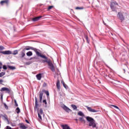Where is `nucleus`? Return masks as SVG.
Here are the masks:
<instances>
[{
    "instance_id": "f257e3e1",
    "label": "nucleus",
    "mask_w": 129,
    "mask_h": 129,
    "mask_svg": "<svg viewBox=\"0 0 129 129\" xmlns=\"http://www.w3.org/2000/svg\"><path fill=\"white\" fill-rule=\"evenodd\" d=\"M86 119H87V121L89 122L88 125L90 127H92V128H95L96 127V122L95 120L93 119V118L89 116H86Z\"/></svg>"
},
{
    "instance_id": "f03ea898",
    "label": "nucleus",
    "mask_w": 129,
    "mask_h": 129,
    "mask_svg": "<svg viewBox=\"0 0 129 129\" xmlns=\"http://www.w3.org/2000/svg\"><path fill=\"white\" fill-rule=\"evenodd\" d=\"M45 93L46 94L47 97H49V91L46 90H42V91H39V102L40 103H42V101L43 100V93Z\"/></svg>"
},
{
    "instance_id": "7ed1b4c3",
    "label": "nucleus",
    "mask_w": 129,
    "mask_h": 129,
    "mask_svg": "<svg viewBox=\"0 0 129 129\" xmlns=\"http://www.w3.org/2000/svg\"><path fill=\"white\" fill-rule=\"evenodd\" d=\"M117 3L116 2H112L110 4V8L112 12H115V11H116V7L115 6H117Z\"/></svg>"
},
{
    "instance_id": "20e7f679",
    "label": "nucleus",
    "mask_w": 129,
    "mask_h": 129,
    "mask_svg": "<svg viewBox=\"0 0 129 129\" xmlns=\"http://www.w3.org/2000/svg\"><path fill=\"white\" fill-rule=\"evenodd\" d=\"M49 69L51 70L52 72H54L55 71V67H54V64H53V63H52V61L51 60L48 63H47Z\"/></svg>"
},
{
    "instance_id": "39448f33",
    "label": "nucleus",
    "mask_w": 129,
    "mask_h": 129,
    "mask_svg": "<svg viewBox=\"0 0 129 129\" xmlns=\"http://www.w3.org/2000/svg\"><path fill=\"white\" fill-rule=\"evenodd\" d=\"M0 91H1L2 92H3V91H6V93H9V94L11 93V90H10V89L7 87L2 88L0 90Z\"/></svg>"
},
{
    "instance_id": "423d86ee",
    "label": "nucleus",
    "mask_w": 129,
    "mask_h": 129,
    "mask_svg": "<svg viewBox=\"0 0 129 129\" xmlns=\"http://www.w3.org/2000/svg\"><path fill=\"white\" fill-rule=\"evenodd\" d=\"M62 108L65 110L67 112H72V110L70 109L68 107H67L66 105H63L61 106Z\"/></svg>"
},
{
    "instance_id": "0eeeda50",
    "label": "nucleus",
    "mask_w": 129,
    "mask_h": 129,
    "mask_svg": "<svg viewBox=\"0 0 129 129\" xmlns=\"http://www.w3.org/2000/svg\"><path fill=\"white\" fill-rule=\"evenodd\" d=\"M1 54H3L4 55H11L13 54L12 51L11 50H6V51H0Z\"/></svg>"
},
{
    "instance_id": "6e6552de",
    "label": "nucleus",
    "mask_w": 129,
    "mask_h": 129,
    "mask_svg": "<svg viewBox=\"0 0 129 129\" xmlns=\"http://www.w3.org/2000/svg\"><path fill=\"white\" fill-rule=\"evenodd\" d=\"M86 107L87 109H88V111H90V112H98V110L92 109L91 107H89L88 106H86Z\"/></svg>"
},
{
    "instance_id": "1a4fd4ad",
    "label": "nucleus",
    "mask_w": 129,
    "mask_h": 129,
    "mask_svg": "<svg viewBox=\"0 0 129 129\" xmlns=\"http://www.w3.org/2000/svg\"><path fill=\"white\" fill-rule=\"evenodd\" d=\"M117 16L118 18H119V19L120 20V21H121V22H122V21H124V17L123 15H122V13H118Z\"/></svg>"
},
{
    "instance_id": "9d476101",
    "label": "nucleus",
    "mask_w": 129,
    "mask_h": 129,
    "mask_svg": "<svg viewBox=\"0 0 129 129\" xmlns=\"http://www.w3.org/2000/svg\"><path fill=\"white\" fill-rule=\"evenodd\" d=\"M23 50H25V51L26 50L29 51V50H33L34 51V50H36V48H34L31 46H27Z\"/></svg>"
},
{
    "instance_id": "9b49d317",
    "label": "nucleus",
    "mask_w": 129,
    "mask_h": 129,
    "mask_svg": "<svg viewBox=\"0 0 129 129\" xmlns=\"http://www.w3.org/2000/svg\"><path fill=\"white\" fill-rule=\"evenodd\" d=\"M41 18H42V16H38V17H35V18H33L32 21L33 22H38V21H40V19H41Z\"/></svg>"
},
{
    "instance_id": "f8f14e48",
    "label": "nucleus",
    "mask_w": 129,
    "mask_h": 129,
    "mask_svg": "<svg viewBox=\"0 0 129 129\" xmlns=\"http://www.w3.org/2000/svg\"><path fill=\"white\" fill-rule=\"evenodd\" d=\"M26 51L24 49H23L22 51H21V56L20 58H24V57H25V56H26Z\"/></svg>"
},
{
    "instance_id": "ddd939ff",
    "label": "nucleus",
    "mask_w": 129,
    "mask_h": 129,
    "mask_svg": "<svg viewBox=\"0 0 129 129\" xmlns=\"http://www.w3.org/2000/svg\"><path fill=\"white\" fill-rule=\"evenodd\" d=\"M2 6H4V4H6V5L9 4V0L2 1L0 3Z\"/></svg>"
},
{
    "instance_id": "4468645a",
    "label": "nucleus",
    "mask_w": 129,
    "mask_h": 129,
    "mask_svg": "<svg viewBox=\"0 0 129 129\" xmlns=\"http://www.w3.org/2000/svg\"><path fill=\"white\" fill-rule=\"evenodd\" d=\"M110 82H111V83H112V84H116L117 85L118 84V83L119 82V81H117L114 80H111Z\"/></svg>"
},
{
    "instance_id": "2eb2a0df",
    "label": "nucleus",
    "mask_w": 129,
    "mask_h": 129,
    "mask_svg": "<svg viewBox=\"0 0 129 129\" xmlns=\"http://www.w3.org/2000/svg\"><path fill=\"white\" fill-rule=\"evenodd\" d=\"M61 127H62V129H71L70 127L67 124L62 125Z\"/></svg>"
},
{
    "instance_id": "dca6fc26",
    "label": "nucleus",
    "mask_w": 129,
    "mask_h": 129,
    "mask_svg": "<svg viewBox=\"0 0 129 129\" xmlns=\"http://www.w3.org/2000/svg\"><path fill=\"white\" fill-rule=\"evenodd\" d=\"M34 52H35V53H36V55H37V56L41 57V55L42 54H41V53H40L39 51H38V49L37 48H36V50H34Z\"/></svg>"
},
{
    "instance_id": "f3484780",
    "label": "nucleus",
    "mask_w": 129,
    "mask_h": 129,
    "mask_svg": "<svg viewBox=\"0 0 129 129\" xmlns=\"http://www.w3.org/2000/svg\"><path fill=\"white\" fill-rule=\"evenodd\" d=\"M36 78L38 80H41L42 78V74H38L36 75Z\"/></svg>"
},
{
    "instance_id": "a211bd4d",
    "label": "nucleus",
    "mask_w": 129,
    "mask_h": 129,
    "mask_svg": "<svg viewBox=\"0 0 129 129\" xmlns=\"http://www.w3.org/2000/svg\"><path fill=\"white\" fill-rule=\"evenodd\" d=\"M35 108H38V105H39L38 104V99L37 98V97H35Z\"/></svg>"
},
{
    "instance_id": "6ab92c4d",
    "label": "nucleus",
    "mask_w": 129,
    "mask_h": 129,
    "mask_svg": "<svg viewBox=\"0 0 129 129\" xmlns=\"http://www.w3.org/2000/svg\"><path fill=\"white\" fill-rule=\"evenodd\" d=\"M8 68L10 69V70H15L16 69V67L12 66H8Z\"/></svg>"
},
{
    "instance_id": "aec40b11",
    "label": "nucleus",
    "mask_w": 129,
    "mask_h": 129,
    "mask_svg": "<svg viewBox=\"0 0 129 129\" xmlns=\"http://www.w3.org/2000/svg\"><path fill=\"white\" fill-rule=\"evenodd\" d=\"M26 55L28 57H30L33 55V52H32V51H28V52H27Z\"/></svg>"
},
{
    "instance_id": "412c9836",
    "label": "nucleus",
    "mask_w": 129,
    "mask_h": 129,
    "mask_svg": "<svg viewBox=\"0 0 129 129\" xmlns=\"http://www.w3.org/2000/svg\"><path fill=\"white\" fill-rule=\"evenodd\" d=\"M51 60L48 59V58L47 57V59H45V60H43V63H47V64L50 62Z\"/></svg>"
},
{
    "instance_id": "4be33fe9",
    "label": "nucleus",
    "mask_w": 129,
    "mask_h": 129,
    "mask_svg": "<svg viewBox=\"0 0 129 129\" xmlns=\"http://www.w3.org/2000/svg\"><path fill=\"white\" fill-rule=\"evenodd\" d=\"M85 38L86 39L88 44H89V38H88V36H87V35H85Z\"/></svg>"
},
{
    "instance_id": "5701e85b",
    "label": "nucleus",
    "mask_w": 129,
    "mask_h": 129,
    "mask_svg": "<svg viewBox=\"0 0 129 129\" xmlns=\"http://www.w3.org/2000/svg\"><path fill=\"white\" fill-rule=\"evenodd\" d=\"M79 119H80V121H82V122H84V123H85L86 121H85V119H84V118L81 117H79Z\"/></svg>"
},
{
    "instance_id": "b1692460",
    "label": "nucleus",
    "mask_w": 129,
    "mask_h": 129,
    "mask_svg": "<svg viewBox=\"0 0 129 129\" xmlns=\"http://www.w3.org/2000/svg\"><path fill=\"white\" fill-rule=\"evenodd\" d=\"M71 107H72V108H73L74 110H76V109H77V106H76V105L72 104L71 105Z\"/></svg>"
},
{
    "instance_id": "393cba45",
    "label": "nucleus",
    "mask_w": 129,
    "mask_h": 129,
    "mask_svg": "<svg viewBox=\"0 0 129 129\" xmlns=\"http://www.w3.org/2000/svg\"><path fill=\"white\" fill-rule=\"evenodd\" d=\"M56 87L57 89H60V81H58L56 83Z\"/></svg>"
},
{
    "instance_id": "a878e982",
    "label": "nucleus",
    "mask_w": 129,
    "mask_h": 129,
    "mask_svg": "<svg viewBox=\"0 0 129 129\" xmlns=\"http://www.w3.org/2000/svg\"><path fill=\"white\" fill-rule=\"evenodd\" d=\"M16 112H17V113L19 114L20 113V112H21V109H20L19 107H17L16 110H15Z\"/></svg>"
},
{
    "instance_id": "bb28decb",
    "label": "nucleus",
    "mask_w": 129,
    "mask_h": 129,
    "mask_svg": "<svg viewBox=\"0 0 129 129\" xmlns=\"http://www.w3.org/2000/svg\"><path fill=\"white\" fill-rule=\"evenodd\" d=\"M78 115H80V116H84V114L83 113V112L79 111L78 112Z\"/></svg>"
},
{
    "instance_id": "cd10ccee",
    "label": "nucleus",
    "mask_w": 129,
    "mask_h": 129,
    "mask_svg": "<svg viewBox=\"0 0 129 129\" xmlns=\"http://www.w3.org/2000/svg\"><path fill=\"white\" fill-rule=\"evenodd\" d=\"M20 128H21V129H26V128H27V127L25 125H20Z\"/></svg>"
},
{
    "instance_id": "c85d7f7f",
    "label": "nucleus",
    "mask_w": 129,
    "mask_h": 129,
    "mask_svg": "<svg viewBox=\"0 0 129 129\" xmlns=\"http://www.w3.org/2000/svg\"><path fill=\"white\" fill-rule=\"evenodd\" d=\"M43 103H44L45 105V107H47V100L46 99H44L42 101Z\"/></svg>"
},
{
    "instance_id": "c756f323",
    "label": "nucleus",
    "mask_w": 129,
    "mask_h": 129,
    "mask_svg": "<svg viewBox=\"0 0 129 129\" xmlns=\"http://www.w3.org/2000/svg\"><path fill=\"white\" fill-rule=\"evenodd\" d=\"M4 105V107L6 109H9V107L8 106V105H7V104H6V103H3Z\"/></svg>"
},
{
    "instance_id": "7c9ffc66",
    "label": "nucleus",
    "mask_w": 129,
    "mask_h": 129,
    "mask_svg": "<svg viewBox=\"0 0 129 129\" xmlns=\"http://www.w3.org/2000/svg\"><path fill=\"white\" fill-rule=\"evenodd\" d=\"M40 114H44V112H43V109H40L39 112H38Z\"/></svg>"
},
{
    "instance_id": "2f4dec72",
    "label": "nucleus",
    "mask_w": 129,
    "mask_h": 129,
    "mask_svg": "<svg viewBox=\"0 0 129 129\" xmlns=\"http://www.w3.org/2000/svg\"><path fill=\"white\" fill-rule=\"evenodd\" d=\"M4 75H6V73L2 72L0 73V77H3V76H4Z\"/></svg>"
},
{
    "instance_id": "473e14b6",
    "label": "nucleus",
    "mask_w": 129,
    "mask_h": 129,
    "mask_svg": "<svg viewBox=\"0 0 129 129\" xmlns=\"http://www.w3.org/2000/svg\"><path fill=\"white\" fill-rule=\"evenodd\" d=\"M14 102H15V106H16V107H18V106H19V105L18 104V103L17 102V100H14Z\"/></svg>"
},
{
    "instance_id": "72a5a7b5",
    "label": "nucleus",
    "mask_w": 129,
    "mask_h": 129,
    "mask_svg": "<svg viewBox=\"0 0 129 129\" xmlns=\"http://www.w3.org/2000/svg\"><path fill=\"white\" fill-rule=\"evenodd\" d=\"M84 9V8H83V7L76 8V10H83Z\"/></svg>"
},
{
    "instance_id": "f704fd0d",
    "label": "nucleus",
    "mask_w": 129,
    "mask_h": 129,
    "mask_svg": "<svg viewBox=\"0 0 129 129\" xmlns=\"http://www.w3.org/2000/svg\"><path fill=\"white\" fill-rule=\"evenodd\" d=\"M13 55H17L18 54V50H14L13 53H12Z\"/></svg>"
},
{
    "instance_id": "c9c22d12",
    "label": "nucleus",
    "mask_w": 129,
    "mask_h": 129,
    "mask_svg": "<svg viewBox=\"0 0 129 129\" xmlns=\"http://www.w3.org/2000/svg\"><path fill=\"white\" fill-rule=\"evenodd\" d=\"M40 57L41 58H43V59H47V57L46 56H45L44 55L41 54V55H40Z\"/></svg>"
},
{
    "instance_id": "e433bc0d",
    "label": "nucleus",
    "mask_w": 129,
    "mask_h": 129,
    "mask_svg": "<svg viewBox=\"0 0 129 129\" xmlns=\"http://www.w3.org/2000/svg\"><path fill=\"white\" fill-rule=\"evenodd\" d=\"M111 106L113 107H114V108H116V109H119V108H118L117 106H115L114 105H111Z\"/></svg>"
},
{
    "instance_id": "4c0bfd02",
    "label": "nucleus",
    "mask_w": 129,
    "mask_h": 129,
    "mask_svg": "<svg viewBox=\"0 0 129 129\" xmlns=\"http://www.w3.org/2000/svg\"><path fill=\"white\" fill-rule=\"evenodd\" d=\"M3 50H5V47L3 46H0V51H3Z\"/></svg>"
},
{
    "instance_id": "58836bf2",
    "label": "nucleus",
    "mask_w": 129,
    "mask_h": 129,
    "mask_svg": "<svg viewBox=\"0 0 129 129\" xmlns=\"http://www.w3.org/2000/svg\"><path fill=\"white\" fill-rule=\"evenodd\" d=\"M38 117L40 119H42V116H41V114H40V113H39V112H38Z\"/></svg>"
},
{
    "instance_id": "ea45409f",
    "label": "nucleus",
    "mask_w": 129,
    "mask_h": 129,
    "mask_svg": "<svg viewBox=\"0 0 129 129\" xmlns=\"http://www.w3.org/2000/svg\"><path fill=\"white\" fill-rule=\"evenodd\" d=\"M3 68L4 69V70H7V69H8V67H7V66L6 65H4Z\"/></svg>"
},
{
    "instance_id": "a19ab883",
    "label": "nucleus",
    "mask_w": 129,
    "mask_h": 129,
    "mask_svg": "<svg viewBox=\"0 0 129 129\" xmlns=\"http://www.w3.org/2000/svg\"><path fill=\"white\" fill-rule=\"evenodd\" d=\"M4 117L5 118L6 120H7L8 122H9V119H8V116L7 115L4 116Z\"/></svg>"
},
{
    "instance_id": "79ce46f5",
    "label": "nucleus",
    "mask_w": 129,
    "mask_h": 129,
    "mask_svg": "<svg viewBox=\"0 0 129 129\" xmlns=\"http://www.w3.org/2000/svg\"><path fill=\"white\" fill-rule=\"evenodd\" d=\"M32 64V61H28L26 63V65H31Z\"/></svg>"
},
{
    "instance_id": "37998d69",
    "label": "nucleus",
    "mask_w": 129,
    "mask_h": 129,
    "mask_svg": "<svg viewBox=\"0 0 129 129\" xmlns=\"http://www.w3.org/2000/svg\"><path fill=\"white\" fill-rule=\"evenodd\" d=\"M52 8H53V6H49L48 10H51Z\"/></svg>"
},
{
    "instance_id": "c03bdc74",
    "label": "nucleus",
    "mask_w": 129,
    "mask_h": 129,
    "mask_svg": "<svg viewBox=\"0 0 129 129\" xmlns=\"http://www.w3.org/2000/svg\"><path fill=\"white\" fill-rule=\"evenodd\" d=\"M106 76L107 77V79H111L110 76H109V75H106Z\"/></svg>"
},
{
    "instance_id": "a18cd8bd",
    "label": "nucleus",
    "mask_w": 129,
    "mask_h": 129,
    "mask_svg": "<svg viewBox=\"0 0 129 129\" xmlns=\"http://www.w3.org/2000/svg\"><path fill=\"white\" fill-rule=\"evenodd\" d=\"M46 86H47V84L46 83H44L43 84V87H46Z\"/></svg>"
},
{
    "instance_id": "49530a36",
    "label": "nucleus",
    "mask_w": 129,
    "mask_h": 129,
    "mask_svg": "<svg viewBox=\"0 0 129 129\" xmlns=\"http://www.w3.org/2000/svg\"><path fill=\"white\" fill-rule=\"evenodd\" d=\"M4 82V80H0V84H3V83Z\"/></svg>"
},
{
    "instance_id": "de8ad7c7",
    "label": "nucleus",
    "mask_w": 129,
    "mask_h": 129,
    "mask_svg": "<svg viewBox=\"0 0 129 129\" xmlns=\"http://www.w3.org/2000/svg\"><path fill=\"white\" fill-rule=\"evenodd\" d=\"M6 129H12V127H10V126H7Z\"/></svg>"
},
{
    "instance_id": "09e8293b",
    "label": "nucleus",
    "mask_w": 129,
    "mask_h": 129,
    "mask_svg": "<svg viewBox=\"0 0 129 129\" xmlns=\"http://www.w3.org/2000/svg\"><path fill=\"white\" fill-rule=\"evenodd\" d=\"M25 121H26V122H27V123H30V122L29 121V120H28L27 119L25 120Z\"/></svg>"
},
{
    "instance_id": "8fccbe9b",
    "label": "nucleus",
    "mask_w": 129,
    "mask_h": 129,
    "mask_svg": "<svg viewBox=\"0 0 129 129\" xmlns=\"http://www.w3.org/2000/svg\"><path fill=\"white\" fill-rule=\"evenodd\" d=\"M32 59H36V57H31V58H30V60H32Z\"/></svg>"
},
{
    "instance_id": "3c124183",
    "label": "nucleus",
    "mask_w": 129,
    "mask_h": 129,
    "mask_svg": "<svg viewBox=\"0 0 129 129\" xmlns=\"http://www.w3.org/2000/svg\"><path fill=\"white\" fill-rule=\"evenodd\" d=\"M63 87H64V88H67V87H66V85L64 84H63Z\"/></svg>"
},
{
    "instance_id": "603ef678",
    "label": "nucleus",
    "mask_w": 129,
    "mask_h": 129,
    "mask_svg": "<svg viewBox=\"0 0 129 129\" xmlns=\"http://www.w3.org/2000/svg\"><path fill=\"white\" fill-rule=\"evenodd\" d=\"M61 83H62L63 85H64V84H65V83H64L63 81H61Z\"/></svg>"
},
{
    "instance_id": "864d4df0",
    "label": "nucleus",
    "mask_w": 129,
    "mask_h": 129,
    "mask_svg": "<svg viewBox=\"0 0 129 129\" xmlns=\"http://www.w3.org/2000/svg\"><path fill=\"white\" fill-rule=\"evenodd\" d=\"M2 68H3V67L2 65H0V69H2Z\"/></svg>"
},
{
    "instance_id": "5fc2aeb1",
    "label": "nucleus",
    "mask_w": 129,
    "mask_h": 129,
    "mask_svg": "<svg viewBox=\"0 0 129 129\" xmlns=\"http://www.w3.org/2000/svg\"><path fill=\"white\" fill-rule=\"evenodd\" d=\"M0 65L3 66V63H2V62L0 61Z\"/></svg>"
},
{
    "instance_id": "6e6d98bb",
    "label": "nucleus",
    "mask_w": 129,
    "mask_h": 129,
    "mask_svg": "<svg viewBox=\"0 0 129 129\" xmlns=\"http://www.w3.org/2000/svg\"><path fill=\"white\" fill-rule=\"evenodd\" d=\"M11 125H12V126H15V125L12 124V123H11Z\"/></svg>"
},
{
    "instance_id": "4d7b16f0",
    "label": "nucleus",
    "mask_w": 129,
    "mask_h": 129,
    "mask_svg": "<svg viewBox=\"0 0 129 129\" xmlns=\"http://www.w3.org/2000/svg\"><path fill=\"white\" fill-rule=\"evenodd\" d=\"M110 34L112 36H113V34H112V33H111Z\"/></svg>"
},
{
    "instance_id": "13d9d810",
    "label": "nucleus",
    "mask_w": 129,
    "mask_h": 129,
    "mask_svg": "<svg viewBox=\"0 0 129 129\" xmlns=\"http://www.w3.org/2000/svg\"><path fill=\"white\" fill-rule=\"evenodd\" d=\"M8 122V124H10V123L11 124V123H10V121H9V122Z\"/></svg>"
},
{
    "instance_id": "bf43d9fd",
    "label": "nucleus",
    "mask_w": 129,
    "mask_h": 129,
    "mask_svg": "<svg viewBox=\"0 0 129 129\" xmlns=\"http://www.w3.org/2000/svg\"><path fill=\"white\" fill-rule=\"evenodd\" d=\"M1 99L3 100V96H1Z\"/></svg>"
},
{
    "instance_id": "052dcab7",
    "label": "nucleus",
    "mask_w": 129,
    "mask_h": 129,
    "mask_svg": "<svg viewBox=\"0 0 129 129\" xmlns=\"http://www.w3.org/2000/svg\"><path fill=\"white\" fill-rule=\"evenodd\" d=\"M75 120H76L77 121V120H78V119H76Z\"/></svg>"
},
{
    "instance_id": "680f3d73",
    "label": "nucleus",
    "mask_w": 129,
    "mask_h": 129,
    "mask_svg": "<svg viewBox=\"0 0 129 129\" xmlns=\"http://www.w3.org/2000/svg\"><path fill=\"white\" fill-rule=\"evenodd\" d=\"M1 70H0V72H1Z\"/></svg>"
}]
</instances>
